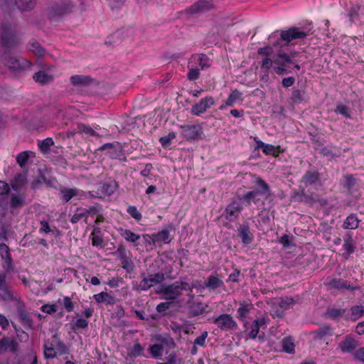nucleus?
<instances>
[{"instance_id":"obj_1","label":"nucleus","mask_w":364,"mask_h":364,"mask_svg":"<svg viewBox=\"0 0 364 364\" xmlns=\"http://www.w3.org/2000/svg\"><path fill=\"white\" fill-rule=\"evenodd\" d=\"M296 53H291L290 55L280 50L272 60L269 57L263 58L262 60L261 70L267 75L269 69L272 67L276 74L284 75L291 73L288 65L294 63V58L296 57Z\"/></svg>"},{"instance_id":"obj_2","label":"nucleus","mask_w":364,"mask_h":364,"mask_svg":"<svg viewBox=\"0 0 364 364\" xmlns=\"http://www.w3.org/2000/svg\"><path fill=\"white\" fill-rule=\"evenodd\" d=\"M193 287H196V285H189L188 282L176 281L169 285H163L159 292L164 299L173 301L181 295L182 290L192 293Z\"/></svg>"},{"instance_id":"obj_3","label":"nucleus","mask_w":364,"mask_h":364,"mask_svg":"<svg viewBox=\"0 0 364 364\" xmlns=\"http://www.w3.org/2000/svg\"><path fill=\"white\" fill-rule=\"evenodd\" d=\"M2 63L10 70L14 71H23L30 69L31 63L25 58H16L9 53H4L1 56Z\"/></svg>"},{"instance_id":"obj_4","label":"nucleus","mask_w":364,"mask_h":364,"mask_svg":"<svg viewBox=\"0 0 364 364\" xmlns=\"http://www.w3.org/2000/svg\"><path fill=\"white\" fill-rule=\"evenodd\" d=\"M164 279L165 277L163 273L149 274L147 277L143 278L136 289L137 291H146L155 284L161 283Z\"/></svg>"},{"instance_id":"obj_5","label":"nucleus","mask_w":364,"mask_h":364,"mask_svg":"<svg viewBox=\"0 0 364 364\" xmlns=\"http://www.w3.org/2000/svg\"><path fill=\"white\" fill-rule=\"evenodd\" d=\"M215 100L212 96H206L202 98L198 103L192 106L191 112L196 116H200L205 113L212 106L215 105Z\"/></svg>"},{"instance_id":"obj_6","label":"nucleus","mask_w":364,"mask_h":364,"mask_svg":"<svg viewBox=\"0 0 364 364\" xmlns=\"http://www.w3.org/2000/svg\"><path fill=\"white\" fill-rule=\"evenodd\" d=\"M213 323L223 331L230 330L236 326V322L234 321L233 318L226 314H221L215 318L213 319Z\"/></svg>"},{"instance_id":"obj_7","label":"nucleus","mask_w":364,"mask_h":364,"mask_svg":"<svg viewBox=\"0 0 364 364\" xmlns=\"http://www.w3.org/2000/svg\"><path fill=\"white\" fill-rule=\"evenodd\" d=\"M242 204L239 200H232L225 208V218L229 221H235L238 218L242 210Z\"/></svg>"},{"instance_id":"obj_8","label":"nucleus","mask_w":364,"mask_h":364,"mask_svg":"<svg viewBox=\"0 0 364 364\" xmlns=\"http://www.w3.org/2000/svg\"><path fill=\"white\" fill-rule=\"evenodd\" d=\"M0 256L4 269L9 272L13 269V260L9 247L5 243H0Z\"/></svg>"},{"instance_id":"obj_9","label":"nucleus","mask_w":364,"mask_h":364,"mask_svg":"<svg viewBox=\"0 0 364 364\" xmlns=\"http://www.w3.org/2000/svg\"><path fill=\"white\" fill-rule=\"evenodd\" d=\"M213 7V0H200L191 6L187 9V11L191 14H197L206 12Z\"/></svg>"},{"instance_id":"obj_10","label":"nucleus","mask_w":364,"mask_h":364,"mask_svg":"<svg viewBox=\"0 0 364 364\" xmlns=\"http://www.w3.org/2000/svg\"><path fill=\"white\" fill-rule=\"evenodd\" d=\"M205 287L213 292H220V289H225V284L218 274L210 275L205 282Z\"/></svg>"},{"instance_id":"obj_11","label":"nucleus","mask_w":364,"mask_h":364,"mask_svg":"<svg viewBox=\"0 0 364 364\" xmlns=\"http://www.w3.org/2000/svg\"><path fill=\"white\" fill-rule=\"evenodd\" d=\"M355 242L353 240L352 235L349 233L346 234L343 236V252L342 253V256L344 257L345 259H348L350 255L355 252Z\"/></svg>"},{"instance_id":"obj_12","label":"nucleus","mask_w":364,"mask_h":364,"mask_svg":"<svg viewBox=\"0 0 364 364\" xmlns=\"http://www.w3.org/2000/svg\"><path fill=\"white\" fill-rule=\"evenodd\" d=\"M181 134L187 140L198 139L201 134V128L198 125L181 126Z\"/></svg>"},{"instance_id":"obj_13","label":"nucleus","mask_w":364,"mask_h":364,"mask_svg":"<svg viewBox=\"0 0 364 364\" xmlns=\"http://www.w3.org/2000/svg\"><path fill=\"white\" fill-rule=\"evenodd\" d=\"M280 36L282 40L290 42L294 39L304 38L307 36V34L306 32L301 31L298 28L292 27L287 31H282Z\"/></svg>"},{"instance_id":"obj_14","label":"nucleus","mask_w":364,"mask_h":364,"mask_svg":"<svg viewBox=\"0 0 364 364\" xmlns=\"http://www.w3.org/2000/svg\"><path fill=\"white\" fill-rule=\"evenodd\" d=\"M60 199L64 203H68L70 200H71L74 197L82 198L83 196H85L84 191L76 188H62L60 190Z\"/></svg>"},{"instance_id":"obj_15","label":"nucleus","mask_w":364,"mask_h":364,"mask_svg":"<svg viewBox=\"0 0 364 364\" xmlns=\"http://www.w3.org/2000/svg\"><path fill=\"white\" fill-rule=\"evenodd\" d=\"M17 350V343L15 339L6 336L0 339V354H4L8 351L16 353Z\"/></svg>"},{"instance_id":"obj_16","label":"nucleus","mask_w":364,"mask_h":364,"mask_svg":"<svg viewBox=\"0 0 364 364\" xmlns=\"http://www.w3.org/2000/svg\"><path fill=\"white\" fill-rule=\"evenodd\" d=\"M358 346V341L350 335L346 336L344 340L338 345L339 348L344 353H352Z\"/></svg>"},{"instance_id":"obj_17","label":"nucleus","mask_w":364,"mask_h":364,"mask_svg":"<svg viewBox=\"0 0 364 364\" xmlns=\"http://www.w3.org/2000/svg\"><path fill=\"white\" fill-rule=\"evenodd\" d=\"M188 63L196 65L200 70H205L210 67L209 58L204 54H195L189 59Z\"/></svg>"},{"instance_id":"obj_18","label":"nucleus","mask_w":364,"mask_h":364,"mask_svg":"<svg viewBox=\"0 0 364 364\" xmlns=\"http://www.w3.org/2000/svg\"><path fill=\"white\" fill-rule=\"evenodd\" d=\"M93 298L98 304L104 303L109 305H113L117 301L114 296L106 291H102L99 294H95Z\"/></svg>"},{"instance_id":"obj_19","label":"nucleus","mask_w":364,"mask_h":364,"mask_svg":"<svg viewBox=\"0 0 364 364\" xmlns=\"http://www.w3.org/2000/svg\"><path fill=\"white\" fill-rule=\"evenodd\" d=\"M282 351L288 354L295 353V344L291 336H286L281 341Z\"/></svg>"},{"instance_id":"obj_20","label":"nucleus","mask_w":364,"mask_h":364,"mask_svg":"<svg viewBox=\"0 0 364 364\" xmlns=\"http://www.w3.org/2000/svg\"><path fill=\"white\" fill-rule=\"evenodd\" d=\"M92 81L89 75H75L70 77V82L74 86H85L90 84Z\"/></svg>"},{"instance_id":"obj_21","label":"nucleus","mask_w":364,"mask_h":364,"mask_svg":"<svg viewBox=\"0 0 364 364\" xmlns=\"http://www.w3.org/2000/svg\"><path fill=\"white\" fill-rule=\"evenodd\" d=\"M238 235L241 238L242 243L246 245L250 244L253 239L250 228L247 225L240 226L238 228Z\"/></svg>"},{"instance_id":"obj_22","label":"nucleus","mask_w":364,"mask_h":364,"mask_svg":"<svg viewBox=\"0 0 364 364\" xmlns=\"http://www.w3.org/2000/svg\"><path fill=\"white\" fill-rule=\"evenodd\" d=\"M242 100V93L238 90H234L230 92L225 103L226 106L232 107L236 103H241Z\"/></svg>"},{"instance_id":"obj_23","label":"nucleus","mask_w":364,"mask_h":364,"mask_svg":"<svg viewBox=\"0 0 364 364\" xmlns=\"http://www.w3.org/2000/svg\"><path fill=\"white\" fill-rule=\"evenodd\" d=\"M18 315L21 320V322L24 326L30 329L33 328V320L30 318V316L27 314V313L23 309L19 308L18 309Z\"/></svg>"},{"instance_id":"obj_24","label":"nucleus","mask_w":364,"mask_h":364,"mask_svg":"<svg viewBox=\"0 0 364 364\" xmlns=\"http://www.w3.org/2000/svg\"><path fill=\"white\" fill-rule=\"evenodd\" d=\"M33 80L41 84H48L53 81L52 75H48L45 71H39L36 73L33 76Z\"/></svg>"},{"instance_id":"obj_25","label":"nucleus","mask_w":364,"mask_h":364,"mask_svg":"<svg viewBox=\"0 0 364 364\" xmlns=\"http://www.w3.org/2000/svg\"><path fill=\"white\" fill-rule=\"evenodd\" d=\"M170 240V234L167 230H163L158 233L152 235V241L154 243L161 242L168 243Z\"/></svg>"},{"instance_id":"obj_26","label":"nucleus","mask_w":364,"mask_h":364,"mask_svg":"<svg viewBox=\"0 0 364 364\" xmlns=\"http://www.w3.org/2000/svg\"><path fill=\"white\" fill-rule=\"evenodd\" d=\"M25 205V198L20 193H13L11 196V207L14 209L19 208Z\"/></svg>"},{"instance_id":"obj_27","label":"nucleus","mask_w":364,"mask_h":364,"mask_svg":"<svg viewBox=\"0 0 364 364\" xmlns=\"http://www.w3.org/2000/svg\"><path fill=\"white\" fill-rule=\"evenodd\" d=\"M359 220L355 215L351 214L344 221L343 228L348 230H355L358 227Z\"/></svg>"},{"instance_id":"obj_28","label":"nucleus","mask_w":364,"mask_h":364,"mask_svg":"<svg viewBox=\"0 0 364 364\" xmlns=\"http://www.w3.org/2000/svg\"><path fill=\"white\" fill-rule=\"evenodd\" d=\"M328 284L335 289H355L356 287H352L350 285L347 284V283L341 279H331L328 282Z\"/></svg>"},{"instance_id":"obj_29","label":"nucleus","mask_w":364,"mask_h":364,"mask_svg":"<svg viewBox=\"0 0 364 364\" xmlns=\"http://www.w3.org/2000/svg\"><path fill=\"white\" fill-rule=\"evenodd\" d=\"M318 181V175L315 171H306L301 181L306 185L309 186L316 183Z\"/></svg>"},{"instance_id":"obj_30","label":"nucleus","mask_w":364,"mask_h":364,"mask_svg":"<svg viewBox=\"0 0 364 364\" xmlns=\"http://www.w3.org/2000/svg\"><path fill=\"white\" fill-rule=\"evenodd\" d=\"M73 8V5L70 3H63L58 5L54 9V12L56 15L62 16L70 13Z\"/></svg>"},{"instance_id":"obj_31","label":"nucleus","mask_w":364,"mask_h":364,"mask_svg":"<svg viewBox=\"0 0 364 364\" xmlns=\"http://www.w3.org/2000/svg\"><path fill=\"white\" fill-rule=\"evenodd\" d=\"M15 4L21 11H29L34 8L35 0H15Z\"/></svg>"},{"instance_id":"obj_32","label":"nucleus","mask_w":364,"mask_h":364,"mask_svg":"<svg viewBox=\"0 0 364 364\" xmlns=\"http://www.w3.org/2000/svg\"><path fill=\"white\" fill-rule=\"evenodd\" d=\"M255 183L259 189L257 191H260L262 196L268 197L270 194V190L267 183L259 177H256Z\"/></svg>"},{"instance_id":"obj_33","label":"nucleus","mask_w":364,"mask_h":364,"mask_svg":"<svg viewBox=\"0 0 364 364\" xmlns=\"http://www.w3.org/2000/svg\"><path fill=\"white\" fill-rule=\"evenodd\" d=\"M149 351L152 358H159L163 355L164 346L161 343L153 344L149 346Z\"/></svg>"},{"instance_id":"obj_34","label":"nucleus","mask_w":364,"mask_h":364,"mask_svg":"<svg viewBox=\"0 0 364 364\" xmlns=\"http://www.w3.org/2000/svg\"><path fill=\"white\" fill-rule=\"evenodd\" d=\"M92 245L96 247H102L103 239L101 231L99 228H96L91 233Z\"/></svg>"},{"instance_id":"obj_35","label":"nucleus","mask_w":364,"mask_h":364,"mask_svg":"<svg viewBox=\"0 0 364 364\" xmlns=\"http://www.w3.org/2000/svg\"><path fill=\"white\" fill-rule=\"evenodd\" d=\"M77 132L78 133H83L85 135L90 136H94L97 135L95 131L90 126L85 124L83 123L77 124Z\"/></svg>"},{"instance_id":"obj_36","label":"nucleus","mask_w":364,"mask_h":364,"mask_svg":"<svg viewBox=\"0 0 364 364\" xmlns=\"http://www.w3.org/2000/svg\"><path fill=\"white\" fill-rule=\"evenodd\" d=\"M188 73L187 74V77L190 80H196L200 76V68L196 65H192L188 63Z\"/></svg>"},{"instance_id":"obj_37","label":"nucleus","mask_w":364,"mask_h":364,"mask_svg":"<svg viewBox=\"0 0 364 364\" xmlns=\"http://www.w3.org/2000/svg\"><path fill=\"white\" fill-rule=\"evenodd\" d=\"M120 234L127 241L131 242H135L140 238L139 235L135 234L131 230L127 229H122L120 230Z\"/></svg>"},{"instance_id":"obj_38","label":"nucleus","mask_w":364,"mask_h":364,"mask_svg":"<svg viewBox=\"0 0 364 364\" xmlns=\"http://www.w3.org/2000/svg\"><path fill=\"white\" fill-rule=\"evenodd\" d=\"M2 46L5 49H10L14 47L16 44L15 38L13 36L4 34L1 37Z\"/></svg>"},{"instance_id":"obj_39","label":"nucleus","mask_w":364,"mask_h":364,"mask_svg":"<svg viewBox=\"0 0 364 364\" xmlns=\"http://www.w3.org/2000/svg\"><path fill=\"white\" fill-rule=\"evenodd\" d=\"M262 196L260 194V191L257 190L247 192L243 196V200H245L248 204L253 203H257L259 200V196Z\"/></svg>"},{"instance_id":"obj_40","label":"nucleus","mask_w":364,"mask_h":364,"mask_svg":"<svg viewBox=\"0 0 364 364\" xmlns=\"http://www.w3.org/2000/svg\"><path fill=\"white\" fill-rule=\"evenodd\" d=\"M54 144V141L52 138L48 137L42 141H39L38 146L43 153H47L49 151L50 147Z\"/></svg>"},{"instance_id":"obj_41","label":"nucleus","mask_w":364,"mask_h":364,"mask_svg":"<svg viewBox=\"0 0 364 364\" xmlns=\"http://www.w3.org/2000/svg\"><path fill=\"white\" fill-rule=\"evenodd\" d=\"M29 50L38 56H43L46 53L45 49L37 41H31L29 43Z\"/></svg>"},{"instance_id":"obj_42","label":"nucleus","mask_w":364,"mask_h":364,"mask_svg":"<svg viewBox=\"0 0 364 364\" xmlns=\"http://www.w3.org/2000/svg\"><path fill=\"white\" fill-rule=\"evenodd\" d=\"M0 297L4 301H12L14 299V293L6 284L0 289Z\"/></svg>"},{"instance_id":"obj_43","label":"nucleus","mask_w":364,"mask_h":364,"mask_svg":"<svg viewBox=\"0 0 364 364\" xmlns=\"http://www.w3.org/2000/svg\"><path fill=\"white\" fill-rule=\"evenodd\" d=\"M44 356L46 358H53L56 356L53 345L48 341H46L44 343Z\"/></svg>"},{"instance_id":"obj_44","label":"nucleus","mask_w":364,"mask_h":364,"mask_svg":"<svg viewBox=\"0 0 364 364\" xmlns=\"http://www.w3.org/2000/svg\"><path fill=\"white\" fill-rule=\"evenodd\" d=\"M314 337L316 338L321 339L327 336L332 335V332L331 328L328 326L321 327L318 328L317 331L314 332Z\"/></svg>"},{"instance_id":"obj_45","label":"nucleus","mask_w":364,"mask_h":364,"mask_svg":"<svg viewBox=\"0 0 364 364\" xmlns=\"http://www.w3.org/2000/svg\"><path fill=\"white\" fill-rule=\"evenodd\" d=\"M350 318L357 320L364 314V306H354L350 309Z\"/></svg>"},{"instance_id":"obj_46","label":"nucleus","mask_w":364,"mask_h":364,"mask_svg":"<svg viewBox=\"0 0 364 364\" xmlns=\"http://www.w3.org/2000/svg\"><path fill=\"white\" fill-rule=\"evenodd\" d=\"M30 154L33 153L31 151H22L18 154L16 161L21 168L27 164Z\"/></svg>"},{"instance_id":"obj_47","label":"nucleus","mask_w":364,"mask_h":364,"mask_svg":"<svg viewBox=\"0 0 364 364\" xmlns=\"http://www.w3.org/2000/svg\"><path fill=\"white\" fill-rule=\"evenodd\" d=\"M10 230V225H5L3 221H0V240L5 241L7 240Z\"/></svg>"},{"instance_id":"obj_48","label":"nucleus","mask_w":364,"mask_h":364,"mask_svg":"<svg viewBox=\"0 0 364 364\" xmlns=\"http://www.w3.org/2000/svg\"><path fill=\"white\" fill-rule=\"evenodd\" d=\"M336 112L344 116L346 118H350V111L348 107L343 105L338 104L336 106Z\"/></svg>"},{"instance_id":"obj_49","label":"nucleus","mask_w":364,"mask_h":364,"mask_svg":"<svg viewBox=\"0 0 364 364\" xmlns=\"http://www.w3.org/2000/svg\"><path fill=\"white\" fill-rule=\"evenodd\" d=\"M100 209H101L100 205L90 206L88 208L83 209L84 212L85 213V215H86V219L85 220V223H88V217H87L88 215H97L100 213Z\"/></svg>"},{"instance_id":"obj_50","label":"nucleus","mask_w":364,"mask_h":364,"mask_svg":"<svg viewBox=\"0 0 364 364\" xmlns=\"http://www.w3.org/2000/svg\"><path fill=\"white\" fill-rule=\"evenodd\" d=\"M176 138V134L174 132H170L168 135L160 138L159 141L162 146L168 147L171 145V141Z\"/></svg>"},{"instance_id":"obj_51","label":"nucleus","mask_w":364,"mask_h":364,"mask_svg":"<svg viewBox=\"0 0 364 364\" xmlns=\"http://www.w3.org/2000/svg\"><path fill=\"white\" fill-rule=\"evenodd\" d=\"M304 92L300 90H295L291 93V100L294 103H301L304 101Z\"/></svg>"},{"instance_id":"obj_52","label":"nucleus","mask_w":364,"mask_h":364,"mask_svg":"<svg viewBox=\"0 0 364 364\" xmlns=\"http://www.w3.org/2000/svg\"><path fill=\"white\" fill-rule=\"evenodd\" d=\"M259 326L257 324V322H255V321L250 325V331L249 332V338L251 339H255L258 336L259 332Z\"/></svg>"},{"instance_id":"obj_53","label":"nucleus","mask_w":364,"mask_h":364,"mask_svg":"<svg viewBox=\"0 0 364 364\" xmlns=\"http://www.w3.org/2000/svg\"><path fill=\"white\" fill-rule=\"evenodd\" d=\"M158 341H160V343L163 345L164 348L165 346L168 347V348L175 347L173 339L169 336L159 338Z\"/></svg>"},{"instance_id":"obj_54","label":"nucleus","mask_w":364,"mask_h":364,"mask_svg":"<svg viewBox=\"0 0 364 364\" xmlns=\"http://www.w3.org/2000/svg\"><path fill=\"white\" fill-rule=\"evenodd\" d=\"M82 218L86 219V215L83 209L77 208L76 213L71 218L70 222L72 223H77Z\"/></svg>"},{"instance_id":"obj_55","label":"nucleus","mask_w":364,"mask_h":364,"mask_svg":"<svg viewBox=\"0 0 364 364\" xmlns=\"http://www.w3.org/2000/svg\"><path fill=\"white\" fill-rule=\"evenodd\" d=\"M63 304L66 311L71 312L74 310V303L69 296H65L63 299Z\"/></svg>"},{"instance_id":"obj_56","label":"nucleus","mask_w":364,"mask_h":364,"mask_svg":"<svg viewBox=\"0 0 364 364\" xmlns=\"http://www.w3.org/2000/svg\"><path fill=\"white\" fill-rule=\"evenodd\" d=\"M208 337V332L207 331H204L201 333L200 336H198L195 340H194V345H197V346H205V340Z\"/></svg>"},{"instance_id":"obj_57","label":"nucleus","mask_w":364,"mask_h":364,"mask_svg":"<svg viewBox=\"0 0 364 364\" xmlns=\"http://www.w3.org/2000/svg\"><path fill=\"white\" fill-rule=\"evenodd\" d=\"M143 348L139 342H136L131 350V354L134 356H139L142 355Z\"/></svg>"},{"instance_id":"obj_58","label":"nucleus","mask_w":364,"mask_h":364,"mask_svg":"<svg viewBox=\"0 0 364 364\" xmlns=\"http://www.w3.org/2000/svg\"><path fill=\"white\" fill-rule=\"evenodd\" d=\"M127 212L134 219L140 220L142 218L141 214L138 211L135 206H129L127 209Z\"/></svg>"},{"instance_id":"obj_59","label":"nucleus","mask_w":364,"mask_h":364,"mask_svg":"<svg viewBox=\"0 0 364 364\" xmlns=\"http://www.w3.org/2000/svg\"><path fill=\"white\" fill-rule=\"evenodd\" d=\"M345 312L344 309H331L327 312V314L332 318H336L341 316Z\"/></svg>"},{"instance_id":"obj_60","label":"nucleus","mask_w":364,"mask_h":364,"mask_svg":"<svg viewBox=\"0 0 364 364\" xmlns=\"http://www.w3.org/2000/svg\"><path fill=\"white\" fill-rule=\"evenodd\" d=\"M257 53L260 55H263L264 58L269 57L273 53V49L271 46H265L263 48H259L257 50Z\"/></svg>"},{"instance_id":"obj_61","label":"nucleus","mask_w":364,"mask_h":364,"mask_svg":"<svg viewBox=\"0 0 364 364\" xmlns=\"http://www.w3.org/2000/svg\"><path fill=\"white\" fill-rule=\"evenodd\" d=\"M249 311V306L246 304H240L239 309H237V313L240 318H245L247 316Z\"/></svg>"},{"instance_id":"obj_62","label":"nucleus","mask_w":364,"mask_h":364,"mask_svg":"<svg viewBox=\"0 0 364 364\" xmlns=\"http://www.w3.org/2000/svg\"><path fill=\"white\" fill-rule=\"evenodd\" d=\"M262 149V151L267 155H274L277 152V148L274 146L268 144H265Z\"/></svg>"},{"instance_id":"obj_63","label":"nucleus","mask_w":364,"mask_h":364,"mask_svg":"<svg viewBox=\"0 0 364 364\" xmlns=\"http://www.w3.org/2000/svg\"><path fill=\"white\" fill-rule=\"evenodd\" d=\"M41 309L43 312L50 314L58 311V306L56 304H45L42 306Z\"/></svg>"},{"instance_id":"obj_64","label":"nucleus","mask_w":364,"mask_h":364,"mask_svg":"<svg viewBox=\"0 0 364 364\" xmlns=\"http://www.w3.org/2000/svg\"><path fill=\"white\" fill-rule=\"evenodd\" d=\"M88 326V321L85 318H77L75 322L74 326L77 328H85Z\"/></svg>"}]
</instances>
